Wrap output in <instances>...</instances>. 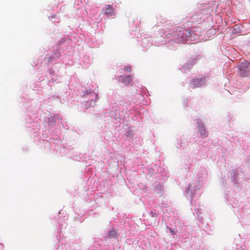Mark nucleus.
Returning <instances> with one entry per match:
<instances>
[{
	"label": "nucleus",
	"mask_w": 250,
	"mask_h": 250,
	"mask_svg": "<svg viewBox=\"0 0 250 250\" xmlns=\"http://www.w3.org/2000/svg\"><path fill=\"white\" fill-rule=\"evenodd\" d=\"M190 85L192 88L199 86L201 85V81L198 79H194L190 82Z\"/></svg>",
	"instance_id": "20e7f679"
},
{
	"label": "nucleus",
	"mask_w": 250,
	"mask_h": 250,
	"mask_svg": "<svg viewBox=\"0 0 250 250\" xmlns=\"http://www.w3.org/2000/svg\"><path fill=\"white\" fill-rule=\"evenodd\" d=\"M169 230L171 234H172L173 235L175 234V232H174V230L173 229H172L170 228H169Z\"/></svg>",
	"instance_id": "1a4fd4ad"
},
{
	"label": "nucleus",
	"mask_w": 250,
	"mask_h": 250,
	"mask_svg": "<svg viewBox=\"0 0 250 250\" xmlns=\"http://www.w3.org/2000/svg\"><path fill=\"white\" fill-rule=\"evenodd\" d=\"M216 33L215 29L214 28L209 29L206 32V35L208 37L210 38L214 36Z\"/></svg>",
	"instance_id": "423d86ee"
},
{
	"label": "nucleus",
	"mask_w": 250,
	"mask_h": 250,
	"mask_svg": "<svg viewBox=\"0 0 250 250\" xmlns=\"http://www.w3.org/2000/svg\"><path fill=\"white\" fill-rule=\"evenodd\" d=\"M117 236V233L114 229H112L109 231L108 233V236L109 238H115Z\"/></svg>",
	"instance_id": "0eeeda50"
},
{
	"label": "nucleus",
	"mask_w": 250,
	"mask_h": 250,
	"mask_svg": "<svg viewBox=\"0 0 250 250\" xmlns=\"http://www.w3.org/2000/svg\"><path fill=\"white\" fill-rule=\"evenodd\" d=\"M197 38V36L196 35V37H194V39H195V41L196 40V39H197L196 38ZM194 39V35H192V39Z\"/></svg>",
	"instance_id": "9d476101"
},
{
	"label": "nucleus",
	"mask_w": 250,
	"mask_h": 250,
	"mask_svg": "<svg viewBox=\"0 0 250 250\" xmlns=\"http://www.w3.org/2000/svg\"><path fill=\"white\" fill-rule=\"evenodd\" d=\"M189 190V189L188 188V190H187V194H188V192Z\"/></svg>",
	"instance_id": "9b49d317"
},
{
	"label": "nucleus",
	"mask_w": 250,
	"mask_h": 250,
	"mask_svg": "<svg viewBox=\"0 0 250 250\" xmlns=\"http://www.w3.org/2000/svg\"><path fill=\"white\" fill-rule=\"evenodd\" d=\"M114 9L110 5L105 6L104 13L107 17H110L114 15Z\"/></svg>",
	"instance_id": "f03ea898"
},
{
	"label": "nucleus",
	"mask_w": 250,
	"mask_h": 250,
	"mask_svg": "<svg viewBox=\"0 0 250 250\" xmlns=\"http://www.w3.org/2000/svg\"><path fill=\"white\" fill-rule=\"evenodd\" d=\"M186 35L187 36V40L191 41H195V39H192V35H194V37H196V34H194L192 31L190 30H187L186 32Z\"/></svg>",
	"instance_id": "7ed1b4c3"
},
{
	"label": "nucleus",
	"mask_w": 250,
	"mask_h": 250,
	"mask_svg": "<svg viewBox=\"0 0 250 250\" xmlns=\"http://www.w3.org/2000/svg\"><path fill=\"white\" fill-rule=\"evenodd\" d=\"M250 63L247 61L242 62L239 65L240 74L245 76L249 72V65Z\"/></svg>",
	"instance_id": "f257e3e1"
},
{
	"label": "nucleus",
	"mask_w": 250,
	"mask_h": 250,
	"mask_svg": "<svg viewBox=\"0 0 250 250\" xmlns=\"http://www.w3.org/2000/svg\"><path fill=\"white\" fill-rule=\"evenodd\" d=\"M132 81V76L128 75L124 77L122 80L121 83H124L126 85L129 84Z\"/></svg>",
	"instance_id": "39448f33"
},
{
	"label": "nucleus",
	"mask_w": 250,
	"mask_h": 250,
	"mask_svg": "<svg viewBox=\"0 0 250 250\" xmlns=\"http://www.w3.org/2000/svg\"><path fill=\"white\" fill-rule=\"evenodd\" d=\"M124 69L125 71L128 72H130L131 71V68L130 66L125 67Z\"/></svg>",
	"instance_id": "6e6552de"
}]
</instances>
